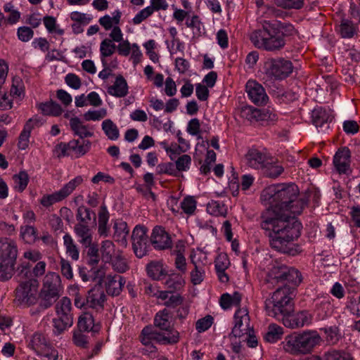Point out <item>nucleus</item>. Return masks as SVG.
Segmentation results:
<instances>
[{
  "label": "nucleus",
  "instance_id": "11",
  "mask_svg": "<svg viewBox=\"0 0 360 360\" xmlns=\"http://www.w3.org/2000/svg\"><path fill=\"white\" fill-rule=\"evenodd\" d=\"M246 92L252 103L257 105H263L267 103L269 97L265 89L255 80H249L245 86Z\"/></svg>",
  "mask_w": 360,
  "mask_h": 360
},
{
  "label": "nucleus",
  "instance_id": "40",
  "mask_svg": "<svg viewBox=\"0 0 360 360\" xmlns=\"http://www.w3.org/2000/svg\"><path fill=\"white\" fill-rule=\"evenodd\" d=\"M320 330L324 332L325 340L328 345H335L341 339V333L337 326L325 327Z\"/></svg>",
  "mask_w": 360,
  "mask_h": 360
},
{
  "label": "nucleus",
  "instance_id": "47",
  "mask_svg": "<svg viewBox=\"0 0 360 360\" xmlns=\"http://www.w3.org/2000/svg\"><path fill=\"white\" fill-rule=\"evenodd\" d=\"M160 335L165 340L160 341V344H174L179 340V333L172 326L168 329H162Z\"/></svg>",
  "mask_w": 360,
  "mask_h": 360
},
{
  "label": "nucleus",
  "instance_id": "51",
  "mask_svg": "<svg viewBox=\"0 0 360 360\" xmlns=\"http://www.w3.org/2000/svg\"><path fill=\"white\" fill-rule=\"evenodd\" d=\"M184 281L179 274H171L165 282V286L172 290H179L183 286Z\"/></svg>",
  "mask_w": 360,
  "mask_h": 360
},
{
  "label": "nucleus",
  "instance_id": "5",
  "mask_svg": "<svg viewBox=\"0 0 360 360\" xmlns=\"http://www.w3.org/2000/svg\"><path fill=\"white\" fill-rule=\"evenodd\" d=\"M39 285V281L35 278L20 281L15 290V304L21 307H29L36 304L40 297Z\"/></svg>",
  "mask_w": 360,
  "mask_h": 360
},
{
  "label": "nucleus",
  "instance_id": "64",
  "mask_svg": "<svg viewBox=\"0 0 360 360\" xmlns=\"http://www.w3.org/2000/svg\"><path fill=\"white\" fill-rule=\"evenodd\" d=\"M73 343L82 349H86L89 345L88 338L86 335L83 334L82 331H75L72 336Z\"/></svg>",
  "mask_w": 360,
  "mask_h": 360
},
{
  "label": "nucleus",
  "instance_id": "56",
  "mask_svg": "<svg viewBox=\"0 0 360 360\" xmlns=\"http://www.w3.org/2000/svg\"><path fill=\"white\" fill-rule=\"evenodd\" d=\"M14 263L0 262V281H6L11 278L14 272Z\"/></svg>",
  "mask_w": 360,
  "mask_h": 360
},
{
  "label": "nucleus",
  "instance_id": "15",
  "mask_svg": "<svg viewBox=\"0 0 360 360\" xmlns=\"http://www.w3.org/2000/svg\"><path fill=\"white\" fill-rule=\"evenodd\" d=\"M312 124L323 132H326L328 128V122L331 120L330 112L322 107L315 108L311 115Z\"/></svg>",
  "mask_w": 360,
  "mask_h": 360
},
{
  "label": "nucleus",
  "instance_id": "50",
  "mask_svg": "<svg viewBox=\"0 0 360 360\" xmlns=\"http://www.w3.org/2000/svg\"><path fill=\"white\" fill-rule=\"evenodd\" d=\"M4 10L6 13H9V15L5 18V22L14 25L19 21L21 15L20 13L15 8L11 2L6 4L4 6Z\"/></svg>",
  "mask_w": 360,
  "mask_h": 360
},
{
  "label": "nucleus",
  "instance_id": "62",
  "mask_svg": "<svg viewBox=\"0 0 360 360\" xmlns=\"http://www.w3.org/2000/svg\"><path fill=\"white\" fill-rule=\"evenodd\" d=\"M106 115V109L101 108L99 110H88L84 114V117L86 121H97L104 118Z\"/></svg>",
  "mask_w": 360,
  "mask_h": 360
},
{
  "label": "nucleus",
  "instance_id": "63",
  "mask_svg": "<svg viewBox=\"0 0 360 360\" xmlns=\"http://www.w3.org/2000/svg\"><path fill=\"white\" fill-rule=\"evenodd\" d=\"M172 8L173 9L172 18L176 21L178 25H181L184 20L191 17L188 11L179 8L174 4L172 5Z\"/></svg>",
  "mask_w": 360,
  "mask_h": 360
},
{
  "label": "nucleus",
  "instance_id": "37",
  "mask_svg": "<svg viewBox=\"0 0 360 360\" xmlns=\"http://www.w3.org/2000/svg\"><path fill=\"white\" fill-rule=\"evenodd\" d=\"M154 325L160 330L162 329H168L172 326L169 311L164 309L158 312L155 316Z\"/></svg>",
  "mask_w": 360,
  "mask_h": 360
},
{
  "label": "nucleus",
  "instance_id": "28",
  "mask_svg": "<svg viewBox=\"0 0 360 360\" xmlns=\"http://www.w3.org/2000/svg\"><path fill=\"white\" fill-rule=\"evenodd\" d=\"M186 26L192 31L193 37L198 38L205 34V28L200 18L198 15H193L186 20Z\"/></svg>",
  "mask_w": 360,
  "mask_h": 360
},
{
  "label": "nucleus",
  "instance_id": "32",
  "mask_svg": "<svg viewBox=\"0 0 360 360\" xmlns=\"http://www.w3.org/2000/svg\"><path fill=\"white\" fill-rule=\"evenodd\" d=\"M38 109L44 115L57 117L62 114L61 106L55 101H49L37 105Z\"/></svg>",
  "mask_w": 360,
  "mask_h": 360
},
{
  "label": "nucleus",
  "instance_id": "16",
  "mask_svg": "<svg viewBox=\"0 0 360 360\" xmlns=\"http://www.w3.org/2000/svg\"><path fill=\"white\" fill-rule=\"evenodd\" d=\"M104 283L108 295L117 296L122 291L126 281L122 276L109 274L105 276Z\"/></svg>",
  "mask_w": 360,
  "mask_h": 360
},
{
  "label": "nucleus",
  "instance_id": "58",
  "mask_svg": "<svg viewBox=\"0 0 360 360\" xmlns=\"http://www.w3.org/2000/svg\"><path fill=\"white\" fill-rule=\"evenodd\" d=\"M338 30L343 38H351L356 32L353 24L348 20H343L342 21Z\"/></svg>",
  "mask_w": 360,
  "mask_h": 360
},
{
  "label": "nucleus",
  "instance_id": "34",
  "mask_svg": "<svg viewBox=\"0 0 360 360\" xmlns=\"http://www.w3.org/2000/svg\"><path fill=\"white\" fill-rule=\"evenodd\" d=\"M147 274L153 280L159 281L163 276L167 274V271L160 262H151L146 266Z\"/></svg>",
  "mask_w": 360,
  "mask_h": 360
},
{
  "label": "nucleus",
  "instance_id": "9",
  "mask_svg": "<svg viewBox=\"0 0 360 360\" xmlns=\"http://www.w3.org/2000/svg\"><path fill=\"white\" fill-rule=\"evenodd\" d=\"M250 316L247 308L238 309L234 314V326L230 336L241 338L245 334L252 332L250 325Z\"/></svg>",
  "mask_w": 360,
  "mask_h": 360
},
{
  "label": "nucleus",
  "instance_id": "7",
  "mask_svg": "<svg viewBox=\"0 0 360 360\" xmlns=\"http://www.w3.org/2000/svg\"><path fill=\"white\" fill-rule=\"evenodd\" d=\"M293 66L290 60L283 58H268L264 63L263 70L268 80H282L292 72Z\"/></svg>",
  "mask_w": 360,
  "mask_h": 360
},
{
  "label": "nucleus",
  "instance_id": "52",
  "mask_svg": "<svg viewBox=\"0 0 360 360\" xmlns=\"http://www.w3.org/2000/svg\"><path fill=\"white\" fill-rule=\"evenodd\" d=\"M101 252L102 259L105 262H110L112 259V255L115 253V245L109 240L102 242L101 247Z\"/></svg>",
  "mask_w": 360,
  "mask_h": 360
},
{
  "label": "nucleus",
  "instance_id": "26",
  "mask_svg": "<svg viewBox=\"0 0 360 360\" xmlns=\"http://www.w3.org/2000/svg\"><path fill=\"white\" fill-rule=\"evenodd\" d=\"M74 230L79 242L85 247H89L92 243V233L89 226L78 223L75 226Z\"/></svg>",
  "mask_w": 360,
  "mask_h": 360
},
{
  "label": "nucleus",
  "instance_id": "59",
  "mask_svg": "<svg viewBox=\"0 0 360 360\" xmlns=\"http://www.w3.org/2000/svg\"><path fill=\"white\" fill-rule=\"evenodd\" d=\"M191 262L193 264L194 266H199L200 267H204L207 257L205 252L202 250H197L196 251H193L191 254Z\"/></svg>",
  "mask_w": 360,
  "mask_h": 360
},
{
  "label": "nucleus",
  "instance_id": "3",
  "mask_svg": "<svg viewBox=\"0 0 360 360\" xmlns=\"http://www.w3.org/2000/svg\"><path fill=\"white\" fill-rule=\"evenodd\" d=\"M250 39L256 48L267 51L280 50L285 44L277 22H265L263 28L252 32Z\"/></svg>",
  "mask_w": 360,
  "mask_h": 360
},
{
  "label": "nucleus",
  "instance_id": "13",
  "mask_svg": "<svg viewBox=\"0 0 360 360\" xmlns=\"http://www.w3.org/2000/svg\"><path fill=\"white\" fill-rule=\"evenodd\" d=\"M18 248L15 243L11 240L0 239V262L15 264Z\"/></svg>",
  "mask_w": 360,
  "mask_h": 360
},
{
  "label": "nucleus",
  "instance_id": "24",
  "mask_svg": "<svg viewBox=\"0 0 360 360\" xmlns=\"http://www.w3.org/2000/svg\"><path fill=\"white\" fill-rule=\"evenodd\" d=\"M113 229L115 240L123 245H127V238L129 233L127 224L122 219H117L114 222Z\"/></svg>",
  "mask_w": 360,
  "mask_h": 360
},
{
  "label": "nucleus",
  "instance_id": "42",
  "mask_svg": "<svg viewBox=\"0 0 360 360\" xmlns=\"http://www.w3.org/2000/svg\"><path fill=\"white\" fill-rule=\"evenodd\" d=\"M283 334V329L281 326L275 323L270 324L264 335V339L269 342L274 343L281 339Z\"/></svg>",
  "mask_w": 360,
  "mask_h": 360
},
{
  "label": "nucleus",
  "instance_id": "22",
  "mask_svg": "<svg viewBox=\"0 0 360 360\" xmlns=\"http://www.w3.org/2000/svg\"><path fill=\"white\" fill-rule=\"evenodd\" d=\"M285 272H287V266H273L266 277V283L269 288H273L280 282L285 281Z\"/></svg>",
  "mask_w": 360,
  "mask_h": 360
},
{
  "label": "nucleus",
  "instance_id": "18",
  "mask_svg": "<svg viewBox=\"0 0 360 360\" xmlns=\"http://www.w3.org/2000/svg\"><path fill=\"white\" fill-rule=\"evenodd\" d=\"M70 127L74 135L79 136L81 139L89 138L94 136V128L91 126L84 124L77 117L70 118Z\"/></svg>",
  "mask_w": 360,
  "mask_h": 360
},
{
  "label": "nucleus",
  "instance_id": "60",
  "mask_svg": "<svg viewBox=\"0 0 360 360\" xmlns=\"http://www.w3.org/2000/svg\"><path fill=\"white\" fill-rule=\"evenodd\" d=\"M191 165V158L190 155L184 154L179 156L175 161V168L179 172H186L190 169Z\"/></svg>",
  "mask_w": 360,
  "mask_h": 360
},
{
  "label": "nucleus",
  "instance_id": "8",
  "mask_svg": "<svg viewBox=\"0 0 360 360\" xmlns=\"http://www.w3.org/2000/svg\"><path fill=\"white\" fill-rule=\"evenodd\" d=\"M83 182L82 176H77L65 184L59 191L51 194L44 195L39 200L40 204L48 208L69 196Z\"/></svg>",
  "mask_w": 360,
  "mask_h": 360
},
{
  "label": "nucleus",
  "instance_id": "44",
  "mask_svg": "<svg viewBox=\"0 0 360 360\" xmlns=\"http://www.w3.org/2000/svg\"><path fill=\"white\" fill-rule=\"evenodd\" d=\"M20 236L27 243H33L39 239L37 230L33 226L25 225L20 227Z\"/></svg>",
  "mask_w": 360,
  "mask_h": 360
},
{
  "label": "nucleus",
  "instance_id": "36",
  "mask_svg": "<svg viewBox=\"0 0 360 360\" xmlns=\"http://www.w3.org/2000/svg\"><path fill=\"white\" fill-rule=\"evenodd\" d=\"M71 309L72 303L67 297H63L56 306V314L59 317L72 318Z\"/></svg>",
  "mask_w": 360,
  "mask_h": 360
},
{
  "label": "nucleus",
  "instance_id": "12",
  "mask_svg": "<svg viewBox=\"0 0 360 360\" xmlns=\"http://www.w3.org/2000/svg\"><path fill=\"white\" fill-rule=\"evenodd\" d=\"M285 327L300 328L311 323L312 316L307 311H301L295 314H288L281 320Z\"/></svg>",
  "mask_w": 360,
  "mask_h": 360
},
{
  "label": "nucleus",
  "instance_id": "30",
  "mask_svg": "<svg viewBox=\"0 0 360 360\" xmlns=\"http://www.w3.org/2000/svg\"><path fill=\"white\" fill-rule=\"evenodd\" d=\"M100 58L103 66L108 65L106 58L111 56L116 51V45L108 38L101 41L99 47Z\"/></svg>",
  "mask_w": 360,
  "mask_h": 360
},
{
  "label": "nucleus",
  "instance_id": "38",
  "mask_svg": "<svg viewBox=\"0 0 360 360\" xmlns=\"http://www.w3.org/2000/svg\"><path fill=\"white\" fill-rule=\"evenodd\" d=\"M63 238L67 255L70 257L72 259L75 261L78 260L79 257V249L72 236L68 233H65Z\"/></svg>",
  "mask_w": 360,
  "mask_h": 360
},
{
  "label": "nucleus",
  "instance_id": "46",
  "mask_svg": "<svg viewBox=\"0 0 360 360\" xmlns=\"http://www.w3.org/2000/svg\"><path fill=\"white\" fill-rule=\"evenodd\" d=\"M76 218L77 220L79 221V223L84 224H87L88 222L92 219L94 223L96 221L95 213L84 206H80L78 207Z\"/></svg>",
  "mask_w": 360,
  "mask_h": 360
},
{
  "label": "nucleus",
  "instance_id": "43",
  "mask_svg": "<svg viewBox=\"0 0 360 360\" xmlns=\"http://www.w3.org/2000/svg\"><path fill=\"white\" fill-rule=\"evenodd\" d=\"M53 333L58 335L70 328L73 323V318H64L57 316L53 319Z\"/></svg>",
  "mask_w": 360,
  "mask_h": 360
},
{
  "label": "nucleus",
  "instance_id": "4",
  "mask_svg": "<svg viewBox=\"0 0 360 360\" xmlns=\"http://www.w3.org/2000/svg\"><path fill=\"white\" fill-rule=\"evenodd\" d=\"M264 309L269 316L278 320L291 314L293 311L292 297L290 288L284 286L278 288L264 301Z\"/></svg>",
  "mask_w": 360,
  "mask_h": 360
},
{
  "label": "nucleus",
  "instance_id": "10",
  "mask_svg": "<svg viewBox=\"0 0 360 360\" xmlns=\"http://www.w3.org/2000/svg\"><path fill=\"white\" fill-rule=\"evenodd\" d=\"M141 342L144 345L143 349V354H153L156 352V347L154 343H160L165 339L160 335V331L150 326H146L141 330L139 336Z\"/></svg>",
  "mask_w": 360,
  "mask_h": 360
},
{
  "label": "nucleus",
  "instance_id": "53",
  "mask_svg": "<svg viewBox=\"0 0 360 360\" xmlns=\"http://www.w3.org/2000/svg\"><path fill=\"white\" fill-rule=\"evenodd\" d=\"M148 229L146 226L143 225H136L131 235V240L132 243H136V242H143V241H148Z\"/></svg>",
  "mask_w": 360,
  "mask_h": 360
},
{
  "label": "nucleus",
  "instance_id": "61",
  "mask_svg": "<svg viewBox=\"0 0 360 360\" xmlns=\"http://www.w3.org/2000/svg\"><path fill=\"white\" fill-rule=\"evenodd\" d=\"M285 273V281L295 285H297L302 282V276L297 269L287 266V272Z\"/></svg>",
  "mask_w": 360,
  "mask_h": 360
},
{
  "label": "nucleus",
  "instance_id": "48",
  "mask_svg": "<svg viewBox=\"0 0 360 360\" xmlns=\"http://www.w3.org/2000/svg\"><path fill=\"white\" fill-rule=\"evenodd\" d=\"M180 207L184 214L191 216L195 214L197 209V201L193 196L187 195L181 202Z\"/></svg>",
  "mask_w": 360,
  "mask_h": 360
},
{
  "label": "nucleus",
  "instance_id": "55",
  "mask_svg": "<svg viewBox=\"0 0 360 360\" xmlns=\"http://www.w3.org/2000/svg\"><path fill=\"white\" fill-rule=\"evenodd\" d=\"M276 5L284 9H300L304 0H274Z\"/></svg>",
  "mask_w": 360,
  "mask_h": 360
},
{
  "label": "nucleus",
  "instance_id": "2",
  "mask_svg": "<svg viewBox=\"0 0 360 360\" xmlns=\"http://www.w3.org/2000/svg\"><path fill=\"white\" fill-rule=\"evenodd\" d=\"M322 338L315 330L294 332L282 342L284 350L292 355L308 354L319 345Z\"/></svg>",
  "mask_w": 360,
  "mask_h": 360
},
{
  "label": "nucleus",
  "instance_id": "45",
  "mask_svg": "<svg viewBox=\"0 0 360 360\" xmlns=\"http://www.w3.org/2000/svg\"><path fill=\"white\" fill-rule=\"evenodd\" d=\"M207 211L212 215L225 217L227 214V207L223 202L211 200L207 204Z\"/></svg>",
  "mask_w": 360,
  "mask_h": 360
},
{
  "label": "nucleus",
  "instance_id": "19",
  "mask_svg": "<svg viewBox=\"0 0 360 360\" xmlns=\"http://www.w3.org/2000/svg\"><path fill=\"white\" fill-rule=\"evenodd\" d=\"M105 298V294L101 287L93 288L88 292L86 298V306L92 309H101L103 307Z\"/></svg>",
  "mask_w": 360,
  "mask_h": 360
},
{
  "label": "nucleus",
  "instance_id": "57",
  "mask_svg": "<svg viewBox=\"0 0 360 360\" xmlns=\"http://www.w3.org/2000/svg\"><path fill=\"white\" fill-rule=\"evenodd\" d=\"M37 355L41 360H57L58 358V352L52 347L51 342Z\"/></svg>",
  "mask_w": 360,
  "mask_h": 360
},
{
  "label": "nucleus",
  "instance_id": "31",
  "mask_svg": "<svg viewBox=\"0 0 360 360\" xmlns=\"http://www.w3.org/2000/svg\"><path fill=\"white\" fill-rule=\"evenodd\" d=\"M91 143L89 140L73 139L68 142V147L77 157L85 155L90 149Z\"/></svg>",
  "mask_w": 360,
  "mask_h": 360
},
{
  "label": "nucleus",
  "instance_id": "35",
  "mask_svg": "<svg viewBox=\"0 0 360 360\" xmlns=\"http://www.w3.org/2000/svg\"><path fill=\"white\" fill-rule=\"evenodd\" d=\"M121 16V12L116 10L112 13V17L109 15H105L99 18L98 22L105 30H110L114 26L119 25Z\"/></svg>",
  "mask_w": 360,
  "mask_h": 360
},
{
  "label": "nucleus",
  "instance_id": "20",
  "mask_svg": "<svg viewBox=\"0 0 360 360\" xmlns=\"http://www.w3.org/2000/svg\"><path fill=\"white\" fill-rule=\"evenodd\" d=\"M350 152L347 148L339 150L333 158V164L339 173H346L349 168Z\"/></svg>",
  "mask_w": 360,
  "mask_h": 360
},
{
  "label": "nucleus",
  "instance_id": "21",
  "mask_svg": "<svg viewBox=\"0 0 360 360\" xmlns=\"http://www.w3.org/2000/svg\"><path fill=\"white\" fill-rule=\"evenodd\" d=\"M247 164L254 169H262L267 161L266 155L256 148H251L245 155Z\"/></svg>",
  "mask_w": 360,
  "mask_h": 360
},
{
  "label": "nucleus",
  "instance_id": "14",
  "mask_svg": "<svg viewBox=\"0 0 360 360\" xmlns=\"http://www.w3.org/2000/svg\"><path fill=\"white\" fill-rule=\"evenodd\" d=\"M151 244L155 249L165 250L172 245V240L164 228L155 226L150 236Z\"/></svg>",
  "mask_w": 360,
  "mask_h": 360
},
{
  "label": "nucleus",
  "instance_id": "39",
  "mask_svg": "<svg viewBox=\"0 0 360 360\" xmlns=\"http://www.w3.org/2000/svg\"><path fill=\"white\" fill-rule=\"evenodd\" d=\"M102 129L108 139L116 141L120 137V131L117 125L110 119L102 122Z\"/></svg>",
  "mask_w": 360,
  "mask_h": 360
},
{
  "label": "nucleus",
  "instance_id": "33",
  "mask_svg": "<svg viewBox=\"0 0 360 360\" xmlns=\"http://www.w3.org/2000/svg\"><path fill=\"white\" fill-rule=\"evenodd\" d=\"M241 299L242 295L238 292H235L232 295L224 293L220 297V306L224 309H228L232 307L238 306Z\"/></svg>",
  "mask_w": 360,
  "mask_h": 360
},
{
  "label": "nucleus",
  "instance_id": "27",
  "mask_svg": "<svg viewBox=\"0 0 360 360\" xmlns=\"http://www.w3.org/2000/svg\"><path fill=\"white\" fill-rule=\"evenodd\" d=\"M77 326L80 331L97 333L100 330V326L94 323L93 316L87 312L83 313L79 317Z\"/></svg>",
  "mask_w": 360,
  "mask_h": 360
},
{
  "label": "nucleus",
  "instance_id": "6",
  "mask_svg": "<svg viewBox=\"0 0 360 360\" xmlns=\"http://www.w3.org/2000/svg\"><path fill=\"white\" fill-rule=\"evenodd\" d=\"M60 290V276L55 272H48L43 279V285L39 292V307L43 309L50 307L59 297Z\"/></svg>",
  "mask_w": 360,
  "mask_h": 360
},
{
  "label": "nucleus",
  "instance_id": "54",
  "mask_svg": "<svg viewBox=\"0 0 360 360\" xmlns=\"http://www.w3.org/2000/svg\"><path fill=\"white\" fill-rule=\"evenodd\" d=\"M110 261L111 262L112 269L118 273H124L129 268L126 259L120 254Z\"/></svg>",
  "mask_w": 360,
  "mask_h": 360
},
{
  "label": "nucleus",
  "instance_id": "1",
  "mask_svg": "<svg viewBox=\"0 0 360 360\" xmlns=\"http://www.w3.org/2000/svg\"><path fill=\"white\" fill-rule=\"evenodd\" d=\"M295 184H274L264 189L261 200L269 207L261 216L260 226L270 247L281 253L294 255V240L301 234L302 224L295 215L300 214L307 200L298 198Z\"/></svg>",
  "mask_w": 360,
  "mask_h": 360
},
{
  "label": "nucleus",
  "instance_id": "23",
  "mask_svg": "<svg viewBox=\"0 0 360 360\" xmlns=\"http://www.w3.org/2000/svg\"><path fill=\"white\" fill-rule=\"evenodd\" d=\"M110 214L107 206L103 204L98 213V233L101 236L107 237L109 233L110 227L108 225Z\"/></svg>",
  "mask_w": 360,
  "mask_h": 360
},
{
  "label": "nucleus",
  "instance_id": "25",
  "mask_svg": "<svg viewBox=\"0 0 360 360\" xmlns=\"http://www.w3.org/2000/svg\"><path fill=\"white\" fill-rule=\"evenodd\" d=\"M108 93L117 98L127 96L128 94V85L126 79L122 75L117 76L114 84L108 87Z\"/></svg>",
  "mask_w": 360,
  "mask_h": 360
},
{
  "label": "nucleus",
  "instance_id": "49",
  "mask_svg": "<svg viewBox=\"0 0 360 360\" xmlns=\"http://www.w3.org/2000/svg\"><path fill=\"white\" fill-rule=\"evenodd\" d=\"M14 188L18 192H22L27 187L29 182V176L25 171H21L13 176Z\"/></svg>",
  "mask_w": 360,
  "mask_h": 360
},
{
  "label": "nucleus",
  "instance_id": "29",
  "mask_svg": "<svg viewBox=\"0 0 360 360\" xmlns=\"http://www.w3.org/2000/svg\"><path fill=\"white\" fill-rule=\"evenodd\" d=\"M49 343L50 341L44 334L34 333L29 340L28 347L37 354L44 349Z\"/></svg>",
  "mask_w": 360,
  "mask_h": 360
},
{
  "label": "nucleus",
  "instance_id": "41",
  "mask_svg": "<svg viewBox=\"0 0 360 360\" xmlns=\"http://www.w3.org/2000/svg\"><path fill=\"white\" fill-rule=\"evenodd\" d=\"M262 169L266 176L273 179L280 176L284 171L283 167L278 162H269L267 161Z\"/></svg>",
  "mask_w": 360,
  "mask_h": 360
},
{
  "label": "nucleus",
  "instance_id": "17",
  "mask_svg": "<svg viewBox=\"0 0 360 360\" xmlns=\"http://www.w3.org/2000/svg\"><path fill=\"white\" fill-rule=\"evenodd\" d=\"M240 117L251 122L266 120L271 117L268 110L254 108L251 106H244L240 110Z\"/></svg>",
  "mask_w": 360,
  "mask_h": 360
}]
</instances>
